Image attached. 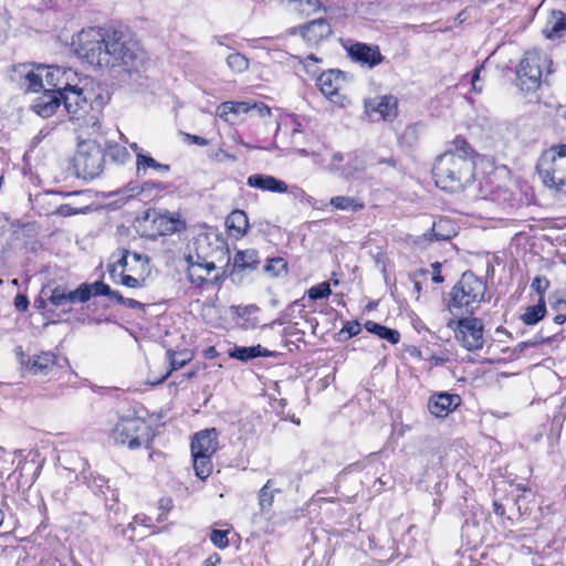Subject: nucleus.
I'll use <instances>...</instances> for the list:
<instances>
[{
  "mask_svg": "<svg viewBox=\"0 0 566 566\" xmlns=\"http://www.w3.org/2000/svg\"><path fill=\"white\" fill-rule=\"evenodd\" d=\"M448 327L453 329L455 340L468 352H475L483 347L484 326L480 318L470 316L458 321L451 319Z\"/></svg>",
  "mask_w": 566,
  "mask_h": 566,
  "instance_id": "8",
  "label": "nucleus"
},
{
  "mask_svg": "<svg viewBox=\"0 0 566 566\" xmlns=\"http://www.w3.org/2000/svg\"><path fill=\"white\" fill-rule=\"evenodd\" d=\"M54 364L55 355L51 352H45L30 358L25 368L32 375H46Z\"/></svg>",
  "mask_w": 566,
  "mask_h": 566,
  "instance_id": "22",
  "label": "nucleus"
},
{
  "mask_svg": "<svg viewBox=\"0 0 566 566\" xmlns=\"http://www.w3.org/2000/svg\"><path fill=\"white\" fill-rule=\"evenodd\" d=\"M536 169L545 187L566 193V145H556L543 151Z\"/></svg>",
  "mask_w": 566,
  "mask_h": 566,
  "instance_id": "5",
  "label": "nucleus"
},
{
  "mask_svg": "<svg viewBox=\"0 0 566 566\" xmlns=\"http://www.w3.org/2000/svg\"><path fill=\"white\" fill-rule=\"evenodd\" d=\"M187 140L199 146H207L208 140L201 136L185 134Z\"/></svg>",
  "mask_w": 566,
  "mask_h": 566,
  "instance_id": "54",
  "label": "nucleus"
},
{
  "mask_svg": "<svg viewBox=\"0 0 566 566\" xmlns=\"http://www.w3.org/2000/svg\"><path fill=\"white\" fill-rule=\"evenodd\" d=\"M546 315L545 300H538V303L533 306H528L524 314L521 316L522 322L525 325H535Z\"/></svg>",
  "mask_w": 566,
  "mask_h": 566,
  "instance_id": "33",
  "label": "nucleus"
},
{
  "mask_svg": "<svg viewBox=\"0 0 566 566\" xmlns=\"http://www.w3.org/2000/svg\"><path fill=\"white\" fill-rule=\"evenodd\" d=\"M251 112H255L260 117L269 116L271 113L270 107L262 102L251 103Z\"/></svg>",
  "mask_w": 566,
  "mask_h": 566,
  "instance_id": "49",
  "label": "nucleus"
},
{
  "mask_svg": "<svg viewBox=\"0 0 566 566\" xmlns=\"http://www.w3.org/2000/svg\"><path fill=\"white\" fill-rule=\"evenodd\" d=\"M247 185L251 188L260 189L263 191L283 193L286 192L289 187L286 182L270 175L255 174L247 179Z\"/></svg>",
  "mask_w": 566,
  "mask_h": 566,
  "instance_id": "20",
  "label": "nucleus"
},
{
  "mask_svg": "<svg viewBox=\"0 0 566 566\" xmlns=\"http://www.w3.org/2000/svg\"><path fill=\"white\" fill-rule=\"evenodd\" d=\"M86 479L88 488L96 494H105L104 489L109 490L108 480L101 474L91 473Z\"/></svg>",
  "mask_w": 566,
  "mask_h": 566,
  "instance_id": "41",
  "label": "nucleus"
},
{
  "mask_svg": "<svg viewBox=\"0 0 566 566\" xmlns=\"http://www.w3.org/2000/svg\"><path fill=\"white\" fill-rule=\"evenodd\" d=\"M234 266L240 269H254L259 264L258 252L253 249L238 251L233 259Z\"/></svg>",
  "mask_w": 566,
  "mask_h": 566,
  "instance_id": "34",
  "label": "nucleus"
},
{
  "mask_svg": "<svg viewBox=\"0 0 566 566\" xmlns=\"http://www.w3.org/2000/svg\"><path fill=\"white\" fill-rule=\"evenodd\" d=\"M286 489L287 486L281 476L269 479L258 493L260 512L263 514L269 513L273 506L275 495L283 493Z\"/></svg>",
  "mask_w": 566,
  "mask_h": 566,
  "instance_id": "16",
  "label": "nucleus"
},
{
  "mask_svg": "<svg viewBox=\"0 0 566 566\" xmlns=\"http://www.w3.org/2000/svg\"><path fill=\"white\" fill-rule=\"evenodd\" d=\"M109 298L115 300L117 303L123 304V301L125 297L118 292L111 289V294L108 295Z\"/></svg>",
  "mask_w": 566,
  "mask_h": 566,
  "instance_id": "62",
  "label": "nucleus"
},
{
  "mask_svg": "<svg viewBox=\"0 0 566 566\" xmlns=\"http://www.w3.org/2000/svg\"><path fill=\"white\" fill-rule=\"evenodd\" d=\"M75 52L93 66H124L127 72L137 70L144 60V52L132 34L116 29L82 30L77 34Z\"/></svg>",
  "mask_w": 566,
  "mask_h": 566,
  "instance_id": "1",
  "label": "nucleus"
},
{
  "mask_svg": "<svg viewBox=\"0 0 566 566\" xmlns=\"http://www.w3.org/2000/svg\"><path fill=\"white\" fill-rule=\"evenodd\" d=\"M332 34L331 24L325 19H316L302 28V36L310 45H316Z\"/></svg>",
  "mask_w": 566,
  "mask_h": 566,
  "instance_id": "19",
  "label": "nucleus"
},
{
  "mask_svg": "<svg viewBox=\"0 0 566 566\" xmlns=\"http://www.w3.org/2000/svg\"><path fill=\"white\" fill-rule=\"evenodd\" d=\"M486 292L485 283L472 272H464L449 293L448 307L453 315H472Z\"/></svg>",
  "mask_w": 566,
  "mask_h": 566,
  "instance_id": "4",
  "label": "nucleus"
},
{
  "mask_svg": "<svg viewBox=\"0 0 566 566\" xmlns=\"http://www.w3.org/2000/svg\"><path fill=\"white\" fill-rule=\"evenodd\" d=\"M228 534L229 531L213 530L210 534V541L216 547L223 549L229 546Z\"/></svg>",
  "mask_w": 566,
  "mask_h": 566,
  "instance_id": "44",
  "label": "nucleus"
},
{
  "mask_svg": "<svg viewBox=\"0 0 566 566\" xmlns=\"http://www.w3.org/2000/svg\"><path fill=\"white\" fill-rule=\"evenodd\" d=\"M109 99L108 91L101 86L64 93L44 90L42 95L33 101L32 109L42 118H49L63 105L70 119L77 123L83 134L91 136L99 133V117Z\"/></svg>",
  "mask_w": 566,
  "mask_h": 566,
  "instance_id": "2",
  "label": "nucleus"
},
{
  "mask_svg": "<svg viewBox=\"0 0 566 566\" xmlns=\"http://www.w3.org/2000/svg\"><path fill=\"white\" fill-rule=\"evenodd\" d=\"M549 287V281L546 276H535L532 280L531 289L538 294V300H545V292Z\"/></svg>",
  "mask_w": 566,
  "mask_h": 566,
  "instance_id": "45",
  "label": "nucleus"
},
{
  "mask_svg": "<svg viewBox=\"0 0 566 566\" xmlns=\"http://www.w3.org/2000/svg\"><path fill=\"white\" fill-rule=\"evenodd\" d=\"M214 159H217V160L228 159V160L234 161L235 160V156L230 155V154L223 151L222 149H220L219 151H217L214 154Z\"/></svg>",
  "mask_w": 566,
  "mask_h": 566,
  "instance_id": "58",
  "label": "nucleus"
},
{
  "mask_svg": "<svg viewBox=\"0 0 566 566\" xmlns=\"http://www.w3.org/2000/svg\"><path fill=\"white\" fill-rule=\"evenodd\" d=\"M123 305L128 307V308H142V307H144V305L140 302H138V301H136L134 298H127V297H125V300L123 301Z\"/></svg>",
  "mask_w": 566,
  "mask_h": 566,
  "instance_id": "57",
  "label": "nucleus"
},
{
  "mask_svg": "<svg viewBox=\"0 0 566 566\" xmlns=\"http://www.w3.org/2000/svg\"><path fill=\"white\" fill-rule=\"evenodd\" d=\"M216 429L197 432L191 441V454L213 455L218 449Z\"/></svg>",
  "mask_w": 566,
  "mask_h": 566,
  "instance_id": "18",
  "label": "nucleus"
},
{
  "mask_svg": "<svg viewBox=\"0 0 566 566\" xmlns=\"http://www.w3.org/2000/svg\"><path fill=\"white\" fill-rule=\"evenodd\" d=\"M347 53L352 60L370 69L384 61V55L377 45L355 42L347 48Z\"/></svg>",
  "mask_w": 566,
  "mask_h": 566,
  "instance_id": "15",
  "label": "nucleus"
},
{
  "mask_svg": "<svg viewBox=\"0 0 566 566\" xmlns=\"http://www.w3.org/2000/svg\"><path fill=\"white\" fill-rule=\"evenodd\" d=\"M454 150L439 156L432 168L437 187L444 191L458 192L474 180L475 163L473 149L464 139L453 142Z\"/></svg>",
  "mask_w": 566,
  "mask_h": 566,
  "instance_id": "3",
  "label": "nucleus"
},
{
  "mask_svg": "<svg viewBox=\"0 0 566 566\" xmlns=\"http://www.w3.org/2000/svg\"><path fill=\"white\" fill-rule=\"evenodd\" d=\"M140 226L143 227L144 235L151 239L169 235L185 228V223L178 214L161 213L156 209H149L145 212Z\"/></svg>",
  "mask_w": 566,
  "mask_h": 566,
  "instance_id": "9",
  "label": "nucleus"
},
{
  "mask_svg": "<svg viewBox=\"0 0 566 566\" xmlns=\"http://www.w3.org/2000/svg\"><path fill=\"white\" fill-rule=\"evenodd\" d=\"M105 154L94 142H82L75 155L76 166L85 176L95 178L103 171Z\"/></svg>",
  "mask_w": 566,
  "mask_h": 566,
  "instance_id": "10",
  "label": "nucleus"
},
{
  "mask_svg": "<svg viewBox=\"0 0 566 566\" xmlns=\"http://www.w3.org/2000/svg\"><path fill=\"white\" fill-rule=\"evenodd\" d=\"M109 157L116 164H125L130 155L124 146L109 144L105 157Z\"/></svg>",
  "mask_w": 566,
  "mask_h": 566,
  "instance_id": "40",
  "label": "nucleus"
},
{
  "mask_svg": "<svg viewBox=\"0 0 566 566\" xmlns=\"http://www.w3.org/2000/svg\"><path fill=\"white\" fill-rule=\"evenodd\" d=\"M12 77L24 86L28 92L38 93L44 88L43 74L39 65L32 63H20L12 66Z\"/></svg>",
  "mask_w": 566,
  "mask_h": 566,
  "instance_id": "13",
  "label": "nucleus"
},
{
  "mask_svg": "<svg viewBox=\"0 0 566 566\" xmlns=\"http://www.w3.org/2000/svg\"><path fill=\"white\" fill-rule=\"evenodd\" d=\"M291 11L301 15H311L321 9L319 0H286Z\"/></svg>",
  "mask_w": 566,
  "mask_h": 566,
  "instance_id": "31",
  "label": "nucleus"
},
{
  "mask_svg": "<svg viewBox=\"0 0 566 566\" xmlns=\"http://www.w3.org/2000/svg\"><path fill=\"white\" fill-rule=\"evenodd\" d=\"M482 70H483V67H482V66H481V67L475 69L474 74H473V76H472V87H473V90H474V91H476V92H481V91H482V87H479V86H478V81L480 80V73H481V71H482Z\"/></svg>",
  "mask_w": 566,
  "mask_h": 566,
  "instance_id": "56",
  "label": "nucleus"
},
{
  "mask_svg": "<svg viewBox=\"0 0 566 566\" xmlns=\"http://www.w3.org/2000/svg\"><path fill=\"white\" fill-rule=\"evenodd\" d=\"M329 205L337 210L353 212L360 211L365 207L364 202L360 199L346 196H336L331 198Z\"/></svg>",
  "mask_w": 566,
  "mask_h": 566,
  "instance_id": "29",
  "label": "nucleus"
},
{
  "mask_svg": "<svg viewBox=\"0 0 566 566\" xmlns=\"http://www.w3.org/2000/svg\"><path fill=\"white\" fill-rule=\"evenodd\" d=\"M148 168H153L159 172H168L170 170L169 165L160 164V163L156 161L153 157H150L144 153H137L136 175L138 177L145 176Z\"/></svg>",
  "mask_w": 566,
  "mask_h": 566,
  "instance_id": "27",
  "label": "nucleus"
},
{
  "mask_svg": "<svg viewBox=\"0 0 566 566\" xmlns=\"http://www.w3.org/2000/svg\"><path fill=\"white\" fill-rule=\"evenodd\" d=\"M566 322V315L558 314L554 317V323L557 325H562Z\"/></svg>",
  "mask_w": 566,
  "mask_h": 566,
  "instance_id": "64",
  "label": "nucleus"
},
{
  "mask_svg": "<svg viewBox=\"0 0 566 566\" xmlns=\"http://www.w3.org/2000/svg\"><path fill=\"white\" fill-rule=\"evenodd\" d=\"M457 234L453 223L448 219H439L432 223L431 230L423 233L419 241H448Z\"/></svg>",
  "mask_w": 566,
  "mask_h": 566,
  "instance_id": "21",
  "label": "nucleus"
},
{
  "mask_svg": "<svg viewBox=\"0 0 566 566\" xmlns=\"http://www.w3.org/2000/svg\"><path fill=\"white\" fill-rule=\"evenodd\" d=\"M361 326L358 322H347L340 331V334L347 333L348 337H353L359 334Z\"/></svg>",
  "mask_w": 566,
  "mask_h": 566,
  "instance_id": "47",
  "label": "nucleus"
},
{
  "mask_svg": "<svg viewBox=\"0 0 566 566\" xmlns=\"http://www.w3.org/2000/svg\"><path fill=\"white\" fill-rule=\"evenodd\" d=\"M87 301H90V292L84 287L83 283L74 291L66 289V308H64V312H70L73 304L85 303Z\"/></svg>",
  "mask_w": 566,
  "mask_h": 566,
  "instance_id": "36",
  "label": "nucleus"
},
{
  "mask_svg": "<svg viewBox=\"0 0 566 566\" xmlns=\"http://www.w3.org/2000/svg\"><path fill=\"white\" fill-rule=\"evenodd\" d=\"M200 262H201V266L203 268L206 275H209L212 271L216 270V265L213 262H208V261L201 260V259H200Z\"/></svg>",
  "mask_w": 566,
  "mask_h": 566,
  "instance_id": "59",
  "label": "nucleus"
},
{
  "mask_svg": "<svg viewBox=\"0 0 566 566\" xmlns=\"http://www.w3.org/2000/svg\"><path fill=\"white\" fill-rule=\"evenodd\" d=\"M286 266V263L283 261L282 258H275L270 260L269 264L265 266V270L268 272L274 271L276 269L284 270Z\"/></svg>",
  "mask_w": 566,
  "mask_h": 566,
  "instance_id": "51",
  "label": "nucleus"
},
{
  "mask_svg": "<svg viewBox=\"0 0 566 566\" xmlns=\"http://www.w3.org/2000/svg\"><path fill=\"white\" fill-rule=\"evenodd\" d=\"M120 283L123 285H125L127 287H132V289H136V287L140 286L139 281L136 277L128 275V274L122 275Z\"/></svg>",
  "mask_w": 566,
  "mask_h": 566,
  "instance_id": "52",
  "label": "nucleus"
},
{
  "mask_svg": "<svg viewBox=\"0 0 566 566\" xmlns=\"http://www.w3.org/2000/svg\"><path fill=\"white\" fill-rule=\"evenodd\" d=\"M227 228L238 238L247 234L249 218L243 210H233L226 219Z\"/></svg>",
  "mask_w": 566,
  "mask_h": 566,
  "instance_id": "25",
  "label": "nucleus"
},
{
  "mask_svg": "<svg viewBox=\"0 0 566 566\" xmlns=\"http://www.w3.org/2000/svg\"><path fill=\"white\" fill-rule=\"evenodd\" d=\"M193 459V469L200 480L207 479L212 472V455L191 454Z\"/></svg>",
  "mask_w": 566,
  "mask_h": 566,
  "instance_id": "35",
  "label": "nucleus"
},
{
  "mask_svg": "<svg viewBox=\"0 0 566 566\" xmlns=\"http://www.w3.org/2000/svg\"><path fill=\"white\" fill-rule=\"evenodd\" d=\"M344 160V155L340 153H336L332 156L331 160V172L343 177L344 179H349L354 177L357 172H363L367 168L366 159H361L356 155H349L347 163L342 165Z\"/></svg>",
  "mask_w": 566,
  "mask_h": 566,
  "instance_id": "14",
  "label": "nucleus"
},
{
  "mask_svg": "<svg viewBox=\"0 0 566 566\" xmlns=\"http://www.w3.org/2000/svg\"><path fill=\"white\" fill-rule=\"evenodd\" d=\"M167 356L170 364V369L155 384H160L169 377L172 370H177L186 366L191 360V354L189 352H172L168 350Z\"/></svg>",
  "mask_w": 566,
  "mask_h": 566,
  "instance_id": "30",
  "label": "nucleus"
},
{
  "mask_svg": "<svg viewBox=\"0 0 566 566\" xmlns=\"http://www.w3.org/2000/svg\"><path fill=\"white\" fill-rule=\"evenodd\" d=\"M552 61L546 53L536 49L527 51L517 70V85L521 91L535 93L542 85L544 72L551 73Z\"/></svg>",
  "mask_w": 566,
  "mask_h": 566,
  "instance_id": "6",
  "label": "nucleus"
},
{
  "mask_svg": "<svg viewBox=\"0 0 566 566\" xmlns=\"http://www.w3.org/2000/svg\"><path fill=\"white\" fill-rule=\"evenodd\" d=\"M219 109L221 111L220 116H226L229 113L240 115L248 114L251 112V103L250 102H224L220 105Z\"/></svg>",
  "mask_w": 566,
  "mask_h": 566,
  "instance_id": "37",
  "label": "nucleus"
},
{
  "mask_svg": "<svg viewBox=\"0 0 566 566\" xmlns=\"http://www.w3.org/2000/svg\"><path fill=\"white\" fill-rule=\"evenodd\" d=\"M461 402L459 395L441 392L433 395L428 402V409L431 415L438 418L447 417Z\"/></svg>",
  "mask_w": 566,
  "mask_h": 566,
  "instance_id": "17",
  "label": "nucleus"
},
{
  "mask_svg": "<svg viewBox=\"0 0 566 566\" xmlns=\"http://www.w3.org/2000/svg\"><path fill=\"white\" fill-rule=\"evenodd\" d=\"M229 356L231 358L239 359L241 361H248L256 357H270L273 356V353L269 349L262 347L261 345L243 347V346H234L230 352Z\"/></svg>",
  "mask_w": 566,
  "mask_h": 566,
  "instance_id": "24",
  "label": "nucleus"
},
{
  "mask_svg": "<svg viewBox=\"0 0 566 566\" xmlns=\"http://www.w3.org/2000/svg\"><path fill=\"white\" fill-rule=\"evenodd\" d=\"M565 32L566 14L560 11L553 12L543 30L544 35L547 39H556L563 36Z\"/></svg>",
  "mask_w": 566,
  "mask_h": 566,
  "instance_id": "26",
  "label": "nucleus"
},
{
  "mask_svg": "<svg viewBox=\"0 0 566 566\" xmlns=\"http://www.w3.org/2000/svg\"><path fill=\"white\" fill-rule=\"evenodd\" d=\"M228 67L234 73H242L249 67V60L241 53H231L227 57Z\"/></svg>",
  "mask_w": 566,
  "mask_h": 566,
  "instance_id": "39",
  "label": "nucleus"
},
{
  "mask_svg": "<svg viewBox=\"0 0 566 566\" xmlns=\"http://www.w3.org/2000/svg\"><path fill=\"white\" fill-rule=\"evenodd\" d=\"M220 563V556L213 554L203 562V566H217Z\"/></svg>",
  "mask_w": 566,
  "mask_h": 566,
  "instance_id": "60",
  "label": "nucleus"
},
{
  "mask_svg": "<svg viewBox=\"0 0 566 566\" xmlns=\"http://www.w3.org/2000/svg\"><path fill=\"white\" fill-rule=\"evenodd\" d=\"M84 287H86L90 292V298L92 296L104 295L108 296L111 294L109 285L103 283L102 281H96L94 283H83Z\"/></svg>",
  "mask_w": 566,
  "mask_h": 566,
  "instance_id": "43",
  "label": "nucleus"
},
{
  "mask_svg": "<svg viewBox=\"0 0 566 566\" xmlns=\"http://www.w3.org/2000/svg\"><path fill=\"white\" fill-rule=\"evenodd\" d=\"M129 256H130V252L127 250H124L122 258L117 262L118 265H120L123 269H125L128 265Z\"/></svg>",
  "mask_w": 566,
  "mask_h": 566,
  "instance_id": "61",
  "label": "nucleus"
},
{
  "mask_svg": "<svg viewBox=\"0 0 566 566\" xmlns=\"http://www.w3.org/2000/svg\"><path fill=\"white\" fill-rule=\"evenodd\" d=\"M373 111L377 112L384 120L392 119L397 115V101L392 96H382Z\"/></svg>",
  "mask_w": 566,
  "mask_h": 566,
  "instance_id": "32",
  "label": "nucleus"
},
{
  "mask_svg": "<svg viewBox=\"0 0 566 566\" xmlns=\"http://www.w3.org/2000/svg\"><path fill=\"white\" fill-rule=\"evenodd\" d=\"M45 295H48V300L55 307H61L63 311L66 308V287L63 285H57L54 289L50 290V294L43 291Z\"/></svg>",
  "mask_w": 566,
  "mask_h": 566,
  "instance_id": "38",
  "label": "nucleus"
},
{
  "mask_svg": "<svg viewBox=\"0 0 566 566\" xmlns=\"http://www.w3.org/2000/svg\"><path fill=\"white\" fill-rule=\"evenodd\" d=\"M346 85V74L339 70L323 72L317 78L322 94L336 105L344 106L346 96L343 94Z\"/></svg>",
  "mask_w": 566,
  "mask_h": 566,
  "instance_id": "12",
  "label": "nucleus"
},
{
  "mask_svg": "<svg viewBox=\"0 0 566 566\" xmlns=\"http://www.w3.org/2000/svg\"><path fill=\"white\" fill-rule=\"evenodd\" d=\"M366 161H367V167H374V166H377V165H387L391 168H395L396 167V160L392 158V157H388V158H376L375 156H367L366 157Z\"/></svg>",
  "mask_w": 566,
  "mask_h": 566,
  "instance_id": "46",
  "label": "nucleus"
},
{
  "mask_svg": "<svg viewBox=\"0 0 566 566\" xmlns=\"http://www.w3.org/2000/svg\"><path fill=\"white\" fill-rule=\"evenodd\" d=\"M43 74V84L46 90L60 91V93L69 91H88L90 88H81L73 82L76 78V73L70 67L60 66H44L39 65Z\"/></svg>",
  "mask_w": 566,
  "mask_h": 566,
  "instance_id": "11",
  "label": "nucleus"
},
{
  "mask_svg": "<svg viewBox=\"0 0 566 566\" xmlns=\"http://www.w3.org/2000/svg\"><path fill=\"white\" fill-rule=\"evenodd\" d=\"M57 212L63 217H70L78 213V210L71 207L70 205H62L60 206Z\"/></svg>",
  "mask_w": 566,
  "mask_h": 566,
  "instance_id": "53",
  "label": "nucleus"
},
{
  "mask_svg": "<svg viewBox=\"0 0 566 566\" xmlns=\"http://www.w3.org/2000/svg\"><path fill=\"white\" fill-rule=\"evenodd\" d=\"M187 261L189 263L187 276L192 284L202 286L208 283H212V284L218 283V281H219L218 275H216L212 280L207 279L208 275L205 274L203 268L201 266L199 255L197 256V261H193V258L191 255L188 256Z\"/></svg>",
  "mask_w": 566,
  "mask_h": 566,
  "instance_id": "23",
  "label": "nucleus"
},
{
  "mask_svg": "<svg viewBox=\"0 0 566 566\" xmlns=\"http://www.w3.org/2000/svg\"><path fill=\"white\" fill-rule=\"evenodd\" d=\"M432 268H433V275H432V281L434 283H442L443 282V276L441 275V264L440 263H433L432 264Z\"/></svg>",
  "mask_w": 566,
  "mask_h": 566,
  "instance_id": "55",
  "label": "nucleus"
},
{
  "mask_svg": "<svg viewBox=\"0 0 566 566\" xmlns=\"http://www.w3.org/2000/svg\"><path fill=\"white\" fill-rule=\"evenodd\" d=\"M364 326L367 332L377 335L381 339L388 340L392 345L398 344L400 340V333L397 329L389 328L373 321H367Z\"/></svg>",
  "mask_w": 566,
  "mask_h": 566,
  "instance_id": "28",
  "label": "nucleus"
},
{
  "mask_svg": "<svg viewBox=\"0 0 566 566\" xmlns=\"http://www.w3.org/2000/svg\"><path fill=\"white\" fill-rule=\"evenodd\" d=\"M150 522H151V520L147 515L138 514V515H135L133 522H130L128 524V528L134 531L136 525H143L145 527H150L151 526Z\"/></svg>",
  "mask_w": 566,
  "mask_h": 566,
  "instance_id": "48",
  "label": "nucleus"
},
{
  "mask_svg": "<svg viewBox=\"0 0 566 566\" xmlns=\"http://www.w3.org/2000/svg\"><path fill=\"white\" fill-rule=\"evenodd\" d=\"M112 439L130 450L148 448L153 440L151 427L139 417L120 418L112 430Z\"/></svg>",
  "mask_w": 566,
  "mask_h": 566,
  "instance_id": "7",
  "label": "nucleus"
},
{
  "mask_svg": "<svg viewBox=\"0 0 566 566\" xmlns=\"http://www.w3.org/2000/svg\"><path fill=\"white\" fill-rule=\"evenodd\" d=\"M14 306L19 312H24L29 307V300L23 294H17L14 297Z\"/></svg>",
  "mask_w": 566,
  "mask_h": 566,
  "instance_id": "50",
  "label": "nucleus"
},
{
  "mask_svg": "<svg viewBox=\"0 0 566 566\" xmlns=\"http://www.w3.org/2000/svg\"><path fill=\"white\" fill-rule=\"evenodd\" d=\"M129 259H132L136 263H138V262L146 263L147 262V258L137 252H130Z\"/></svg>",
  "mask_w": 566,
  "mask_h": 566,
  "instance_id": "63",
  "label": "nucleus"
},
{
  "mask_svg": "<svg viewBox=\"0 0 566 566\" xmlns=\"http://www.w3.org/2000/svg\"><path fill=\"white\" fill-rule=\"evenodd\" d=\"M332 293L331 285L328 282H322L317 285L312 286L307 291V295L311 300H322L328 297Z\"/></svg>",
  "mask_w": 566,
  "mask_h": 566,
  "instance_id": "42",
  "label": "nucleus"
}]
</instances>
